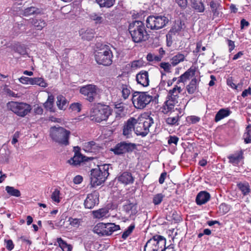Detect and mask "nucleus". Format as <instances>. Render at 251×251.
<instances>
[{"mask_svg":"<svg viewBox=\"0 0 251 251\" xmlns=\"http://www.w3.org/2000/svg\"><path fill=\"white\" fill-rule=\"evenodd\" d=\"M106 225V235H110L114 231L120 229V226L114 223H107Z\"/></svg>","mask_w":251,"mask_h":251,"instance_id":"nucleus-38","label":"nucleus"},{"mask_svg":"<svg viewBox=\"0 0 251 251\" xmlns=\"http://www.w3.org/2000/svg\"><path fill=\"white\" fill-rule=\"evenodd\" d=\"M97 3L100 7H110L112 6L115 1V0H96Z\"/></svg>","mask_w":251,"mask_h":251,"instance_id":"nucleus-42","label":"nucleus"},{"mask_svg":"<svg viewBox=\"0 0 251 251\" xmlns=\"http://www.w3.org/2000/svg\"><path fill=\"white\" fill-rule=\"evenodd\" d=\"M33 24L38 30H42L46 25V22L41 19L33 20Z\"/></svg>","mask_w":251,"mask_h":251,"instance_id":"nucleus-45","label":"nucleus"},{"mask_svg":"<svg viewBox=\"0 0 251 251\" xmlns=\"http://www.w3.org/2000/svg\"><path fill=\"white\" fill-rule=\"evenodd\" d=\"M182 89L180 86L176 85L173 88L170 90L169 92L168 95V99H171L174 101L177 102V99L179 97V95L182 92Z\"/></svg>","mask_w":251,"mask_h":251,"instance_id":"nucleus-22","label":"nucleus"},{"mask_svg":"<svg viewBox=\"0 0 251 251\" xmlns=\"http://www.w3.org/2000/svg\"><path fill=\"white\" fill-rule=\"evenodd\" d=\"M171 66L172 64L169 63H166V62H163V63H161L160 64V67L162 68V69H164V70L165 71H166V72H169L170 69H171Z\"/></svg>","mask_w":251,"mask_h":251,"instance_id":"nucleus-58","label":"nucleus"},{"mask_svg":"<svg viewBox=\"0 0 251 251\" xmlns=\"http://www.w3.org/2000/svg\"><path fill=\"white\" fill-rule=\"evenodd\" d=\"M164 197V195L161 193L157 194L155 195L152 199V202L155 205L159 204Z\"/></svg>","mask_w":251,"mask_h":251,"instance_id":"nucleus-49","label":"nucleus"},{"mask_svg":"<svg viewBox=\"0 0 251 251\" xmlns=\"http://www.w3.org/2000/svg\"><path fill=\"white\" fill-rule=\"evenodd\" d=\"M79 93L85 99L90 102L94 101L95 99L100 96L101 90L96 85L89 84L80 87Z\"/></svg>","mask_w":251,"mask_h":251,"instance_id":"nucleus-9","label":"nucleus"},{"mask_svg":"<svg viewBox=\"0 0 251 251\" xmlns=\"http://www.w3.org/2000/svg\"><path fill=\"white\" fill-rule=\"evenodd\" d=\"M143 66V62L141 60H134L131 63V68L132 69H137Z\"/></svg>","mask_w":251,"mask_h":251,"instance_id":"nucleus-52","label":"nucleus"},{"mask_svg":"<svg viewBox=\"0 0 251 251\" xmlns=\"http://www.w3.org/2000/svg\"><path fill=\"white\" fill-rule=\"evenodd\" d=\"M244 141L246 143L251 142V126L246 127V132L244 134Z\"/></svg>","mask_w":251,"mask_h":251,"instance_id":"nucleus-46","label":"nucleus"},{"mask_svg":"<svg viewBox=\"0 0 251 251\" xmlns=\"http://www.w3.org/2000/svg\"><path fill=\"white\" fill-rule=\"evenodd\" d=\"M83 180V177L80 175L76 176L73 179V182L75 184H80Z\"/></svg>","mask_w":251,"mask_h":251,"instance_id":"nucleus-59","label":"nucleus"},{"mask_svg":"<svg viewBox=\"0 0 251 251\" xmlns=\"http://www.w3.org/2000/svg\"><path fill=\"white\" fill-rule=\"evenodd\" d=\"M251 95V88H249L245 90L242 93V96L244 98L247 97L248 95Z\"/></svg>","mask_w":251,"mask_h":251,"instance_id":"nucleus-63","label":"nucleus"},{"mask_svg":"<svg viewBox=\"0 0 251 251\" xmlns=\"http://www.w3.org/2000/svg\"><path fill=\"white\" fill-rule=\"evenodd\" d=\"M70 134V131L61 126H52L50 129V136L51 139L61 145H69Z\"/></svg>","mask_w":251,"mask_h":251,"instance_id":"nucleus-3","label":"nucleus"},{"mask_svg":"<svg viewBox=\"0 0 251 251\" xmlns=\"http://www.w3.org/2000/svg\"><path fill=\"white\" fill-rule=\"evenodd\" d=\"M32 85H37L44 88H45L48 86L47 83H46L45 80L41 77L32 78Z\"/></svg>","mask_w":251,"mask_h":251,"instance_id":"nucleus-41","label":"nucleus"},{"mask_svg":"<svg viewBox=\"0 0 251 251\" xmlns=\"http://www.w3.org/2000/svg\"><path fill=\"white\" fill-rule=\"evenodd\" d=\"M106 225L103 223H98L93 228L94 232L100 236L106 235Z\"/></svg>","mask_w":251,"mask_h":251,"instance_id":"nucleus-30","label":"nucleus"},{"mask_svg":"<svg viewBox=\"0 0 251 251\" xmlns=\"http://www.w3.org/2000/svg\"><path fill=\"white\" fill-rule=\"evenodd\" d=\"M58 246L62 249L63 251H71L72 250V246L68 244L64 241L61 238H57L56 239Z\"/></svg>","mask_w":251,"mask_h":251,"instance_id":"nucleus-36","label":"nucleus"},{"mask_svg":"<svg viewBox=\"0 0 251 251\" xmlns=\"http://www.w3.org/2000/svg\"><path fill=\"white\" fill-rule=\"evenodd\" d=\"M131 147V144L123 142L118 144L113 151L115 154H121L129 151Z\"/></svg>","mask_w":251,"mask_h":251,"instance_id":"nucleus-18","label":"nucleus"},{"mask_svg":"<svg viewBox=\"0 0 251 251\" xmlns=\"http://www.w3.org/2000/svg\"><path fill=\"white\" fill-rule=\"evenodd\" d=\"M178 138L176 136H170L168 140V143L169 145L174 144L177 145L178 141Z\"/></svg>","mask_w":251,"mask_h":251,"instance_id":"nucleus-57","label":"nucleus"},{"mask_svg":"<svg viewBox=\"0 0 251 251\" xmlns=\"http://www.w3.org/2000/svg\"><path fill=\"white\" fill-rule=\"evenodd\" d=\"M109 175L108 166L104 164L93 169L91 171V184L93 187L101 185Z\"/></svg>","mask_w":251,"mask_h":251,"instance_id":"nucleus-5","label":"nucleus"},{"mask_svg":"<svg viewBox=\"0 0 251 251\" xmlns=\"http://www.w3.org/2000/svg\"><path fill=\"white\" fill-rule=\"evenodd\" d=\"M199 71L196 66H192L178 78V83H185L191 78H197Z\"/></svg>","mask_w":251,"mask_h":251,"instance_id":"nucleus-12","label":"nucleus"},{"mask_svg":"<svg viewBox=\"0 0 251 251\" xmlns=\"http://www.w3.org/2000/svg\"><path fill=\"white\" fill-rule=\"evenodd\" d=\"M210 194L205 191L200 192L197 196L196 201L198 205H202L207 202L210 199Z\"/></svg>","mask_w":251,"mask_h":251,"instance_id":"nucleus-24","label":"nucleus"},{"mask_svg":"<svg viewBox=\"0 0 251 251\" xmlns=\"http://www.w3.org/2000/svg\"><path fill=\"white\" fill-rule=\"evenodd\" d=\"M134 131L137 136H146L150 132V128L153 124L151 116L148 113L141 115L137 119Z\"/></svg>","mask_w":251,"mask_h":251,"instance_id":"nucleus-2","label":"nucleus"},{"mask_svg":"<svg viewBox=\"0 0 251 251\" xmlns=\"http://www.w3.org/2000/svg\"><path fill=\"white\" fill-rule=\"evenodd\" d=\"M177 103L171 99H168L163 104L162 107V111L164 114H168L172 112L174 109L176 104Z\"/></svg>","mask_w":251,"mask_h":251,"instance_id":"nucleus-25","label":"nucleus"},{"mask_svg":"<svg viewBox=\"0 0 251 251\" xmlns=\"http://www.w3.org/2000/svg\"><path fill=\"white\" fill-rule=\"evenodd\" d=\"M90 19L94 21L96 24H102L103 22V16L102 14L93 13L89 15Z\"/></svg>","mask_w":251,"mask_h":251,"instance_id":"nucleus-40","label":"nucleus"},{"mask_svg":"<svg viewBox=\"0 0 251 251\" xmlns=\"http://www.w3.org/2000/svg\"><path fill=\"white\" fill-rule=\"evenodd\" d=\"M54 104V97L52 95L48 96V99L44 103L45 108L50 112H54V108L53 107Z\"/></svg>","mask_w":251,"mask_h":251,"instance_id":"nucleus-35","label":"nucleus"},{"mask_svg":"<svg viewBox=\"0 0 251 251\" xmlns=\"http://www.w3.org/2000/svg\"><path fill=\"white\" fill-rule=\"evenodd\" d=\"M56 105L59 109L65 110L68 107V101L62 95L57 97Z\"/></svg>","mask_w":251,"mask_h":251,"instance_id":"nucleus-28","label":"nucleus"},{"mask_svg":"<svg viewBox=\"0 0 251 251\" xmlns=\"http://www.w3.org/2000/svg\"><path fill=\"white\" fill-rule=\"evenodd\" d=\"M132 40L136 43L146 41L149 39V34L146 30L144 23L135 21L131 23L128 27Z\"/></svg>","mask_w":251,"mask_h":251,"instance_id":"nucleus-1","label":"nucleus"},{"mask_svg":"<svg viewBox=\"0 0 251 251\" xmlns=\"http://www.w3.org/2000/svg\"><path fill=\"white\" fill-rule=\"evenodd\" d=\"M52 201L55 203H59L60 201V191L58 189H55L51 195Z\"/></svg>","mask_w":251,"mask_h":251,"instance_id":"nucleus-43","label":"nucleus"},{"mask_svg":"<svg viewBox=\"0 0 251 251\" xmlns=\"http://www.w3.org/2000/svg\"><path fill=\"white\" fill-rule=\"evenodd\" d=\"M135 226L134 225H130L127 229H126L122 234V238L124 239H126L132 232Z\"/></svg>","mask_w":251,"mask_h":251,"instance_id":"nucleus-51","label":"nucleus"},{"mask_svg":"<svg viewBox=\"0 0 251 251\" xmlns=\"http://www.w3.org/2000/svg\"><path fill=\"white\" fill-rule=\"evenodd\" d=\"M227 84L230 86L231 88L233 89H236L237 86L236 84L233 82L232 79L231 78H228L227 79Z\"/></svg>","mask_w":251,"mask_h":251,"instance_id":"nucleus-62","label":"nucleus"},{"mask_svg":"<svg viewBox=\"0 0 251 251\" xmlns=\"http://www.w3.org/2000/svg\"><path fill=\"white\" fill-rule=\"evenodd\" d=\"M5 191H6L7 194L10 196L20 197L21 195V193L20 190L15 188L14 187L12 186H6Z\"/></svg>","mask_w":251,"mask_h":251,"instance_id":"nucleus-37","label":"nucleus"},{"mask_svg":"<svg viewBox=\"0 0 251 251\" xmlns=\"http://www.w3.org/2000/svg\"><path fill=\"white\" fill-rule=\"evenodd\" d=\"M229 162L234 165H238L239 162L243 159V153L242 151L235 153L228 157Z\"/></svg>","mask_w":251,"mask_h":251,"instance_id":"nucleus-29","label":"nucleus"},{"mask_svg":"<svg viewBox=\"0 0 251 251\" xmlns=\"http://www.w3.org/2000/svg\"><path fill=\"white\" fill-rule=\"evenodd\" d=\"M199 80L197 78H193L189 83L186 86L187 92L189 94H193L195 93L198 89Z\"/></svg>","mask_w":251,"mask_h":251,"instance_id":"nucleus-27","label":"nucleus"},{"mask_svg":"<svg viewBox=\"0 0 251 251\" xmlns=\"http://www.w3.org/2000/svg\"><path fill=\"white\" fill-rule=\"evenodd\" d=\"M81 104L79 102H75L72 103L70 106V108L73 111L79 112L81 109Z\"/></svg>","mask_w":251,"mask_h":251,"instance_id":"nucleus-50","label":"nucleus"},{"mask_svg":"<svg viewBox=\"0 0 251 251\" xmlns=\"http://www.w3.org/2000/svg\"><path fill=\"white\" fill-rule=\"evenodd\" d=\"M41 13V10L34 6H31L25 8L23 12V15L28 16L33 14H39Z\"/></svg>","mask_w":251,"mask_h":251,"instance_id":"nucleus-39","label":"nucleus"},{"mask_svg":"<svg viewBox=\"0 0 251 251\" xmlns=\"http://www.w3.org/2000/svg\"><path fill=\"white\" fill-rule=\"evenodd\" d=\"M137 122V121H136V118L130 117L125 123L123 127V134L124 136L126 138H129L131 136Z\"/></svg>","mask_w":251,"mask_h":251,"instance_id":"nucleus-13","label":"nucleus"},{"mask_svg":"<svg viewBox=\"0 0 251 251\" xmlns=\"http://www.w3.org/2000/svg\"><path fill=\"white\" fill-rule=\"evenodd\" d=\"M123 208L126 215L130 217L135 216L138 212L137 206L135 203H128L124 205Z\"/></svg>","mask_w":251,"mask_h":251,"instance_id":"nucleus-23","label":"nucleus"},{"mask_svg":"<svg viewBox=\"0 0 251 251\" xmlns=\"http://www.w3.org/2000/svg\"><path fill=\"white\" fill-rule=\"evenodd\" d=\"M237 186L244 196L248 195L251 192L250 186L248 182H239Z\"/></svg>","mask_w":251,"mask_h":251,"instance_id":"nucleus-34","label":"nucleus"},{"mask_svg":"<svg viewBox=\"0 0 251 251\" xmlns=\"http://www.w3.org/2000/svg\"><path fill=\"white\" fill-rule=\"evenodd\" d=\"M113 58V53L107 46L95 52V59L99 65L109 66L112 63Z\"/></svg>","mask_w":251,"mask_h":251,"instance_id":"nucleus-7","label":"nucleus"},{"mask_svg":"<svg viewBox=\"0 0 251 251\" xmlns=\"http://www.w3.org/2000/svg\"><path fill=\"white\" fill-rule=\"evenodd\" d=\"M210 6L212 12L213 13L214 16L215 17L218 16L219 14L218 10L220 7L219 4L214 1H211L210 2Z\"/></svg>","mask_w":251,"mask_h":251,"instance_id":"nucleus-47","label":"nucleus"},{"mask_svg":"<svg viewBox=\"0 0 251 251\" xmlns=\"http://www.w3.org/2000/svg\"><path fill=\"white\" fill-rule=\"evenodd\" d=\"M131 100L136 109H142L153 100V97L148 92H135L132 95Z\"/></svg>","mask_w":251,"mask_h":251,"instance_id":"nucleus-8","label":"nucleus"},{"mask_svg":"<svg viewBox=\"0 0 251 251\" xmlns=\"http://www.w3.org/2000/svg\"><path fill=\"white\" fill-rule=\"evenodd\" d=\"M100 147L94 141L85 142L83 144V149L85 152H98Z\"/></svg>","mask_w":251,"mask_h":251,"instance_id":"nucleus-21","label":"nucleus"},{"mask_svg":"<svg viewBox=\"0 0 251 251\" xmlns=\"http://www.w3.org/2000/svg\"><path fill=\"white\" fill-rule=\"evenodd\" d=\"M111 112L109 106L98 104L91 109L89 117L91 120L100 123L106 121L111 114Z\"/></svg>","mask_w":251,"mask_h":251,"instance_id":"nucleus-4","label":"nucleus"},{"mask_svg":"<svg viewBox=\"0 0 251 251\" xmlns=\"http://www.w3.org/2000/svg\"><path fill=\"white\" fill-rule=\"evenodd\" d=\"M19 81L24 84L32 85V78L26 76H22L19 78Z\"/></svg>","mask_w":251,"mask_h":251,"instance_id":"nucleus-54","label":"nucleus"},{"mask_svg":"<svg viewBox=\"0 0 251 251\" xmlns=\"http://www.w3.org/2000/svg\"><path fill=\"white\" fill-rule=\"evenodd\" d=\"M227 44L229 47V51L231 52L235 48L234 42L231 40L227 39Z\"/></svg>","mask_w":251,"mask_h":251,"instance_id":"nucleus-61","label":"nucleus"},{"mask_svg":"<svg viewBox=\"0 0 251 251\" xmlns=\"http://www.w3.org/2000/svg\"><path fill=\"white\" fill-rule=\"evenodd\" d=\"M178 116L171 117L166 119V122L168 125H173L176 124L178 121Z\"/></svg>","mask_w":251,"mask_h":251,"instance_id":"nucleus-53","label":"nucleus"},{"mask_svg":"<svg viewBox=\"0 0 251 251\" xmlns=\"http://www.w3.org/2000/svg\"><path fill=\"white\" fill-rule=\"evenodd\" d=\"M113 19L111 15L108 14H105L103 16V22L102 24L105 25H111L113 24Z\"/></svg>","mask_w":251,"mask_h":251,"instance_id":"nucleus-48","label":"nucleus"},{"mask_svg":"<svg viewBox=\"0 0 251 251\" xmlns=\"http://www.w3.org/2000/svg\"><path fill=\"white\" fill-rule=\"evenodd\" d=\"M219 208L220 213H221L223 214H225L227 213L229 210V207L228 205H227L226 203H222L221 204H220Z\"/></svg>","mask_w":251,"mask_h":251,"instance_id":"nucleus-55","label":"nucleus"},{"mask_svg":"<svg viewBox=\"0 0 251 251\" xmlns=\"http://www.w3.org/2000/svg\"><path fill=\"white\" fill-rule=\"evenodd\" d=\"M6 248L9 251H11L13 249L14 245L11 240H8L6 241Z\"/></svg>","mask_w":251,"mask_h":251,"instance_id":"nucleus-60","label":"nucleus"},{"mask_svg":"<svg viewBox=\"0 0 251 251\" xmlns=\"http://www.w3.org/2000/svg\"><path fill=\"white\" fill-rule=\"evenodd\" d=\"M165 244L166 239L162 236L156 235L147 242L144 251H161Z\"/></svg>","mask_w":251,"mask_h":251,"instance_id":"nucleus-11","label":"nucleus"},{"mask_svg":"<svg viewBox=\"0 0 251 251\" xmlns=\"http://www.w3.org/2000/svg\"><path fill=\"white\" fill-rule=\"evenodd\" d=\"M6 107L8 110L20 117H25L32 109L31 106L27 103L15 101L7 102Z\"/></svg>","mask_w":251,"mask_h":251,"instance_id":"nucleus-6","label":"nucleus"},{"mask_svg":"<svg viewBox=\"0 0 251 251\" xmlns=\"http://www.w3.org/2000/svg\"><path fill=\"white\" fill-rule=\"evenodd\" d=\"M230 111L227 109L222 108L220 109L216 114L215 121L218 122L222 119L228 116L230 114Z\"/></svg>","mask_w":251,"mask_h":251,"instance_id":"nucleus-32","label":"nucleus"},{"mask_svg":"<svg viewBox=\"0 0 251 251\" xmlns=\"http://www.w3.org/2000/svg\"><path fill=\"white\" fill-rule=\"evenodd\" d=\"M192 7L198 12H202L204 6L201 0H191Z\"/></svg>","mask_w":251,"mask_h":251,"instance_id":"nucleus-33","label":"nucleus"},{"mask_svg":"<svg viewBox=\"0 0 251 251\" xmlns=\"http://www.w3.org/2000/svg\"><path fill=\"white\" fill-rule=\"evenodd\" d=\"M118 181L125 185L132 183L134 181L131 174L128 172H124L117 178Z\"/></svg>","mask_w":251,"mask_h":251,"instance_id":"nucleus-20","label":"nucleus"},{"mask_svg":"<svg viewBox=\"0 0 251 251\" xmlns=\"http://www.w3.org/2000/svg\"><path fill=\"white\" fill-rule=\"evenodd\" d=\"M176 2L182 9H185L187 6V0H176Z\"/></svg>","mask_w":251,"mask_h":251,"instance_id":"nucleus-56","label":"nucleus"},{"mask_svg":"<svg viewBox=\"0 0 251 251\" xmlns=\"http://www.w3.org/2000/svg\"><path fill=\"white\" fill-rule=\"evenodd\" d=\"M168 19L162 15H151L146 20L147 27L152 30H158L168 23Z\"/></svg>","mask_w":251,"mask_h":251,"instance_id":"nucleus-10","label":"nucleus"},{"mask_svg":"<svg viewBox=\"0 0 251 251\" xmlns=\"http://www.w3.org/2000/svg\"><path fill=\"white\" fill-rule=\"evenodd\" d=\"M70 225L75 227H78L82 223L81 219L70 217L68 220Z\"/></svg>","mask_w":251,"mask_h":251,"instance_id":"nucleus-44","label":"nucleus"},{"mask_svg":"<svg viewBox=\"0 0 251 251\" xmlns=\"http://www.w3.org/2000/svg\"><path fill=\"white\" fill-rule=\"evenodd\" d=\"M118 90L120 92L121 97L124 100H127L130 96L132 89L129 85L122 84L119 85Z\"/></svg>","mask_w":251,"mask_h":251,"instance_id":"nucleus-16","label":"nucleus"},{"mask_svg":"<svg viewBox=\"0 0 251 251\" xmlns=\"http://www.w3.org/2000/svg\"><path fill=\"white\" fill-rule=\"evenodd\" d=\"M85 157L83 156L80 152L78 151H75L73 157L71 158L68 161V162L71 165L76 166L85 160Z\"/></svg>","mask_w":251,"mask_h":251,"instance_id":"nucleus-26","label":"nucleus"},{"mask_svg":"<svg viewBox=\"0 0 251 251\" xmlns=\"http://www.w3.org/2000/svg\"><path fill=\"white\" fill-rule=\"evenodd\" d=\"M136 81L138 84L143 87H147L149 85L150 80L149 74L147 71H141L136 75Z\"/></svg>","mask_w":251,"mask_h":251,"instance_id":"nucleus-15","label":"nucleus"},{"mask_svg":"<svg viewBox=\"0 0 251 251\" xmlns=\"http://www.w3.org/2000/svg\"><path fill=\"white\" fill-rule=\"evenodd\" d=\"M34 112L38 115H41L43 112L42 108L39 106H37L34 108Z\"/></svg>","mask_w":251,"mask_h":251,"instance_id":"nucleus-64","label":"nucleus"},{"mask_svg":"<svg viewBox=\"0 0 251 251\" xmlns=\"http://www.w3.org/2000/svg\"><path fill=\"white\" fill-rule=\"evenodd\" d=\"M94 218L103 220L110 216L109 209L107 208L99 209L93 211Z\"/></svg>","mask_w":251,"mask_h":251,"instance_id":"nucleus-17","label":"nucleus"},{"mask_svg":"<svg viewBox=\"0 0 251 251\" xmlns=\"http://www.w3.org/2000/svg\"><path fill=\"white\" fill-rule=\"evenodd\" d=\"M185 56L184 54L181 53H178L172 57L170 60V62L172 66L175 67L179 63L183 62L185 60Z\"/></svg>","mask_w":251,"mask_h":251,"instance_id":"nucleus-31","label":"nucleus"},{"mask_svg":"<svg viewBox=\"0 0 251 251\" xmlns=\"http://www.w3.org/2000/svg\"><path fill=\"white\" fill-rule=\"evenodd\" d=\"M99 202V193L97 191H94L87 195L84 201V206L86 208L92 209Z\"/></svg>","mask_w":251,"mask_h":251,"instance_id":"nucleus-14","label":"nucleus"},{"mask_svg":"<svg viewBox=\"0 0 251 251\" xmlns=\"http://www.w3.org/2000/svg\"><path fill=\"white\" fill-rule=\"evenodd\" d=\"M182 24L180 21H176L173 25L171 29L167 35V38L169 37H172L173 36L177 35L179 34L180 31L182 29Z\"/></svg>","mask_w":251,"mask_h":251,"instance_id":"nucleus-19","label":"nucleus"}]
</instances>
